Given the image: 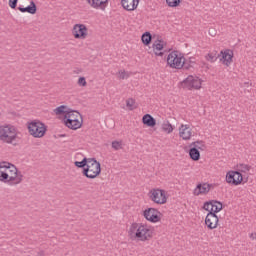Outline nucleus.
Listing matches in <instances>:
<instances>
[{"label": "nucleus", "instance_id": "obj_1", "mask_svg": "<svg viewBox=\"0 0 256 256\" xmlns=\"http://www.w3.org/2000/svg\"><path fill=\"white\" fill-rule=\"evenodd\" d=\"M54 113L64 116V123L68 129H72L73 131L81 129L83 123L79 121L81 114L78 111L72 110L69 106L61 105L54 109Z\"/></svg>", "mask_w": 256, "mask_h": 256}, {"label": "nucleus", "instance_id": "obj_2", "mask_svg": "<svg viewBox=\"0 0 256 256\" xmlns=\"http://www.w3.org/2000/svg\"><path fill=\"white\" fill-rule=\"evenodd\" d=\"M129 233L135 235L139 241H149L153 237V230L145 224L132 223Z\"/></svg>", "mask_w": 256, "mask_h": 256}, {"label": "nucleus", "instance_id": "obj_3", "mask_svg": "<svg viewBox=\"0 0 256 256\" xmlns=\"http://www.w3.org/2000/svg\"><path fill=\"white\" fill-rule=\"evenodd\" d=\"M17 140V129L12 125H1L0 126V141L7 143L8 145L13 144Z\"/></svg>", "mask_w": 256, "mask_h": 256}, {"label": "nucleus", "instance_id": "obj_4", "mask_svg": "<svg viewBox=\"0 0 256 256\" xmlns=\"http://www.w3.org/2000/svg\"><path fill=\"white\" fill-rule=\"evenodd\" d=\"M82 175L87 179H95L98 175H101V163L95 158H88V164L83 169Z\"/></svg>", "mask_w": 256, "mask_h": 256}, {"label": "nucleus", "instance_id": "obj_5", "mask_svg": "<svg viewBox=\"0 0 256 256\" xmlns=\"http://www.w3.org/2000/svg\"><path fill=\"white\" fill-rule=\"evenodd\" d=\"M4 169L8 174V185H19L23 181V174L17 170V167L11 163L5 164Z\"/></svg>", "mask_w": 256, "mask_h": 256}, {"label": "nucleus", "instance_id": "obj_6", "mask_svg": "<svg viewBox=\"0 0 256 256\" xmlns=\"http://www.w3.org/2000/svg\"><path fill=\"white\" fill-rule=\"evenodd\" d=\"M28 131L32 137L41 139V137H45V133H47V126L41 121H32L28 123Z\"/></svg>", "mask_w": 256, "mask_h": 256}, {"label": "nucleus", "instance_id": "obj_7", "mask_svg": "<svg viewBox=\"0 0 256 256\" xmlns=\"http://www.w3.org/2000/svg\"><path fill=\"white\" fill-rule=\"evenodd\" d=\"M185 57L179 51H172L167 57V63L172 69H183Z\"/></svg>", "mask_w": 256, "mask_h": 256}, {"label": "nucleus", "instance_id": "obj_8", "mask_svg": "<svg viewBox=\"0 0 256 256\" xmlns=\"http://www.w3.org/2000/svg\"><path fill=\"white\" fill-rule=\"evenodd\" d=\"M149 197L151 201L157 203V205H165V203H167V196L165 190L152 189L149 192Z\"/></svg>", "mask_w": 256, "mask_h": 256}, {"label": "nucleus", "instance_id": "obj_9", "mask_svg": "<svg viewBox=\"0 0 256 256\" xmlns=\"http://www.w3.org/2000/svg\"><path fill=\"white\" fill-rule=\"evenodd\" d=\"M244 177L240 171H230L226 174V181L231 185H241L243 183Z\"/></svg>", "mask_w": 256, "mask_h": 256}, {"label": "nucleus", "instance_id": "obj_10", "mask_svg": "<svg viewBox=\"0 0 256 256\" xmlns=\"http://www.w3.org/2000/svg\"><path fill=\"white\" fill-rule=\"evenodd\" d=\"M88 31L85 24H75L73 26L72 35L75 39H87Z\"/></svg>", "mask_w": 256, "mask_h": 256}, {"label": "nucleus", "instance_id": "obj_11", "mask_svg": "<svg viewBox=\"0 0 256 256\" xmlns=\"http://www.w3.org/2000/svg\"><path fill=\"white\" fill-rule=\"evenodd\" d=\"M161 212L155 208H148L144 211V217L150 223H159L161 221Z\"/></svg>", "mask_w": 256, "mask_h": 256}, {"label": "nucleus", "instance_id": "obj_12", "mask_svg": "<svg viewBox=\"0 0 256 256\" xmlns=\"http://www.w3.org/2000/svg\"><path fill=\"white\" fill-rule=\"evenodd\" d=\"M205 225L208 227V229H217V226L219 225V217L214 212H210L207 214L205 218Z\"/></svg>", "mask_w": 256, "mask_h": 256}, {"label": "nucleus", "instance_id": "obj_13", "mask_svg": "<svg viewBox=\"0 0 256 256\" xmlns=\"http://www.w3.org/2000/svg\"><path fill=\"white\" fill-rule=\"evenodd\" d=\"M165 45H167V43H165V41H163V40H156L153 43L152 49H153L154 55H156V57H163V55L165 53L162 51L165 48Z\"/></svg>", "mask_w": 256, "mask_h": 256}, {"label": "nucleus", "instance_id": "obj_14", "mask_svg": "<svg viewBox=\"0 0 256 256\" xmlns=\"http://www.w3.org/2000/svg\"><path fill=\"white\" fill-rule=\"evenodd\" d=\"M121 5L125 11H135L139 7V0H121Z\"/></svg>", "mask_w": 256, "mask_h": 256}, {"label": "nucleus", "instance_id": "obj_15", "mask_svg": "<svg viewBox=\"0 0 256 256\" xmlns=\"http://www.w3.org/2000/svg\"><path fill=\"white\" fill-rule=\"evenodd\" d=\"M179 135L184 141H189L191 139V127L189 125L182 124L179 128Z\"/></svg>", "mask_w": 256, "mask_h": 256}, {"label": "nucleus", "instance_id": "obj_16", "mask_svg": "<svg viewBox=\"0 0 256 256\" xmlns=\"http://www.w3.org/2000/svg\"><path fill=\"white\" fill-rule=\"evenodd\" d=\"M88 5L93 9H105L107 7L109 0H86Z\"/></svg>", "mask_w": 256, "mask_h": 256}, {"label": "nucleus", "instance_id": "obj_17", "mask_svg": "<svg viewBox=\"0 0 256 256\" xmlns=\"http://www.w3.org/2000/svg\"><path fill=\"white\" fill-rule=\"evenodd\" d=\"M223 64L226 65V67H229L233 63V51L230 49L225 50L224 52L221 51Z\"/></svg>", "mask_w": 256, "mask_h": 256}, {"label": "nucleus", "instance_id": "obj_18", "mask_svg": "<svg viewBox=\"0 0 256 256\" xmlns=\"http://www.w3.org/2000/svg\"><path fill=\"white\" fill-rule=\"evenodd\" d=\"M211 191V184H198L197 187L194 190V195H207Z\"/></svg>", "mask_w": 256, "mask_h": 256}, {"label": "nucleus", "instance_id": "obj_19", "mask_svg": "<svg viewBox=\"0 0 256 256\" xmlns=\"http://www.w3.org/2000/svg\"><path fill=\"white\" fill-rule=\"evenodd\" d=\"M18 10H20L21 13H30V15H35V13H37V4H35L34 1H31L29 6H19Z\"/></svg>", "mask_w": 256, "mask_h": 256}, {"label": "nucleus", "instance_id": "obj_20", "mask_svg": "<svg viewBox=\"0 0 256 256\" xmlns=\"http://www.w3.org/2000/svg\"><path fill=\"white\" fill-rule=\"evenodd\" d=\"M142 123L143 125H146L147 127H155L157 125V120H155L151 114H145L142 117Z\"/></svg>", "mask_w": 256, "mask_h": 256}, {"label": "nucleus", "instance_id": "obj_21", "mask_svg": "<svg viewBox=\"0 0 256 256\" xmlns=\"http://www.w3.org/2000/svg\"><path fill=\"white\" fill-rule=\"evenodd\" d=\"M5 165H7V162L0 163V181H2V183H7L9 185V179L8 174L5 170Z\"/></svg>", "mask_w": 256, "mask_h": 256}, {"label": "nucleus", "instance_id": "obj_22", "mask_svg": "<svg viewBox=\"0 0 256 256\" xmlns=\"http://www.w3.org/2000/svg\"><path fill=\"white\" fill-rule=\"evenodd\" d=\"M189 157L192 161H199V159H201V152H199L197 148H190Z\"/></svg>", "mask_w": 256, "mask_h": 256}, {"label": "nucleus", "instance_id": "obj_23", "mask_svg": "<svg viewBox=\"0 0 256 256\" xmlns=\"http://www.w3.org/2000/svg\"><path fill=\"white\" fill-rule=\"evenodd\" d=\"M181 85L184 89H193V76H188L182 81Z\"/></svg>", "mask_w": 256, "mask_h": 256}, {"label": "nucleus", "instance_id": "obj_24", "mask_svg": "<svg viewBox=\"0 0 256 256\" xmlns=\"http://www.w3.org/2000/svg\"><path fill=\"white\" fill-rule=\"evenodd\" d=\"M223 210V203L217 201V203H212V207L210 210V213H214V215H217L219 211Z\"/></svg>", "mask_w": 256, "mask_h": 256}, {"label": "nucleus", "instance_id": "obj_25", "mask_svg": "<svg viewBox=\"0 0 256 256\" xmlns=\"http://www.w3.org/2000/svg\"><path fill=\"white\" fill-rule=\"evenodd\" d=\"M142 43H144L145 45H151V40L153 39V36H151L150 32H145L142 35Z\"/></svg>", "mask_w": 256, "mask_h": 256}, {"label": "nucleus", "instance_id": "obj_26", "mask_svg": "<svg viewBox=\"0 0 256 256\" xmlns=\"http://www.w3.org/2000/svg\"><path fill=\"white\" fill-rule=\"evenodd\" d=\"M89 163V158H83L82 161H76L74 162L75 167H78L79 169H85L87 167V164Z\"/></svg>", "mask_w": 256, "mask_h": 256}, {"label": "nucleus", "instance_id": "obj_27", "mask_svg": "<svg viewBox=\"0 0 256 256\" xmlns=\"http://www.w3.org/2000/svg\"><path fill=\"white\" fill-rule=\"evenodd\" d=\"M190 147L200 149V151H205V142L203 141L192 142Z\"/></svg>", "mask_w": 256, "mask_h": 256}, {"label": "nucleus", "instance_id": "obj_28", "mask_svg": "<svg viewBox=\"0 0 256 256\" xmlns=\"http://www.w3.org/2000/svg\"><path fill=\"white\" fill-rule=\"evenodd\" d=\"M162 129L163 131H165L166 133H173V125H171L169 123V121H166L162 124Z\"/></svg>", "mask_w": 256, "mask_h": 256}, {"label": "nucleus", "instance_id": "obj_29", "mask_svg": "<svg viewBox=\"0 0 256 256\" xmlns=\"http://www.w3.org/2000/svg\"><path fill=\"white\" fill-rule=\"evenodd\" d=\"M206 61L210 63H215L217 61V52H211L206 55Z\"/></svg>", "mask_w": 256, "mask_h": 256}, {"label": "nucleus", "instance_id": "obj_30", "mask_svg": "<svg viewBox=\"0 0 256 256\" xmlns=\"http://www.w3.org/2000/svg\"><path fill=\"white\" fill-rule=\"evenodd\" d=\"M213 203H217V200H211V201L205 202L203 205V209L205 211H208V213H211V208L213 207Z\"/></svg>", "mask_w": 256, "mask_h": 256}, {"label": "nucleus", "instance_id": "obj_31", "mask_svg": "<svg viewBox=\"0 0 256 256\" xmlns=\"http://www.w3.org/2000/svg\"><path fill=\"white\" fill-rule=\"evenodd\" d=\"M112 149H114V151H119V149H123V141H113L112 142Z\"/></svg>", "mask_w": 256, "mask_h": 256}, {"label": "nucleus", "instance_id": "obj_32", "mask_svg": "<svg viewBox=\"0 0 256 256\" xmlns=\"http://www.w3.org/2000/svg\"><path fill=\"white\" fill-rule=\"evenodd\" d=\"M240 173H247V171H251V166L248 164H239V170Z\"/></svg>", "mask_w": 256, "mask_h": 256}, {"label": "nucleus", "instance_id": "obj_33", "mask_svg": "<svg viewBox=\"0 0 256 256\" xmlns=\"http://www.w3.org/2000/svg\"><path fill=\"white\" fill-rule=\"evenodd\" d=\"M192 89H201V80L199 78L193 77Z\"/></svg>", "mask_w": 256, "mask_h": 256}, {"label": "nucleus", "instance_id": "obj_34", "mask_svg": "<svg viewBox=\"0 0 256 256\" xmlns=\"http://www.w3.org/2000/svg\"><path fill=\"white\" fill-rule=\"evenodd\" d=\"M118 79H129V72L125 70H119L118 72Z\"/></svg>", "mask_w": 256, "mask_h": 256}, {"label": "nucleus", "instance_id": "obj_35", "mask_svg": "<svg viewBox=\"0 0 256 256\" xmlns=\"http://www.w3.org/2000/svg\"><path fill=\"white\" fill-rule=\"evenodd\" d=\"M168 7H179L181 0H166Z\"/></svg>", "mask_w": 256, "mask_h": 256}, {"label": "nucleus", "instance_id": "obj_36", "mask_svg": "<svg viewBox=\"0 0 256 256\" xmlns=\"http://www.w3.org/2000/svg\"><path fill=\"white\" fill-rule=\"evenodd\" d=\"M135 105V100L133 98H129L126 100V107H129L130 111H133V106Z\"/></svg>", "mask_w": 256, "mask_h": 256}, {"label": "nucleus", "instance_id": "obj_37", "mask_svg": "<svg viewBox=\"0 0 256 256\" xmlns=\"http://www.w3.org/2000/svg\"><path fill=\"white\" fill-rule=\"evenodd\" d=\"M78 85L81 87H87V80H85V77H80L78 79Z\"/></svg>", "mask_w": 256, "mask_h": 256}, {"label": "nucleus", "instance_id": "obj_38", "mask_svg": "<svg viewBox=\"0 0 256 256\" xmlns=\"http://www.w3.org/2000/svg\"><path fill=\"white\" fill-rule=\"evenodd\" d=\"M18 1L19 0H9V7H11V9H16Z\"/></svg>", "mask_w": 256, "mask_h": 256}, {"label": "nucleus", "instance_id": "obj_39", "mask_svg": "<svg viewBox=\"0 0 256 256\" xmlns=\"http://www.w3.org/2000/svg\"><path fill=\"white\" fill-rule=\"evenodd\" d=\"M183 66L182 69L189 70L191 69V64H189L186 60H182Z\"/></svg>", "mask_w": 256, "mask_h": 256}, {"label": "nucleus", "instance_id": "obj_40", "mask_svg": "<svg viewBox=\"0 0 256 256\" xmlns=\"http://www.w3.org/2000/svg\"><path fill=\"white\" fill-rule=\"evenodd\" d=\"M250 239H256V233H252V234H250Z\"/></svg>", "mask_w": 256, "mask_h": 256}, {"label": "nucleus", "instance_id": "obj_41", "mask_svg": "<svg viewBox=\"0 0 256 256\" xmlns=\"http://www.w3.org/2000/svg\"><path fill=\"white\" fill-rule=\"evenodd\" d=\"M37 256H45V252L40 251V252H38Z\"/></svg>", "mask_w": 256, "mask_h": 256}, {"label": "nucleus", "instance_id": "obj_42", "mask_svg": "<svg viewBox=\"0 0 256 256\" xmlns=\"http://www.w3.org/2000/svg\"><path fill=\"white\" fill-rule=\"evenodd\" d=\"M247 181H248V178H245L244 183H247Z\"/></svg>", "mask_w": 256, "mask_h": 256}, {"label": "nucleus", "instance_id": "obj_43", "mask_svg": "<svg viewBox=\"0 0 256 256\" xmlns=\"http://www.w3.org/2000/svg\"><path fill=\"white\" fill-rule=\"evenodd\" d=\"M213 33H215V32H212V33L210 32V35H213Z\"/></svg>", "mask_w": 256, "mask_h": 256}, {"label": "nucleus", "instance_id": "obj_44", "mask_svg": "<svg viewBox=\"0 0 256 256\" xmlns=\"http://www.w3.org/2000/svg\"><path fill=\"white\" fill-rule=\"evenodd\" d=\"M213 33H215V32H212V33L210 32V35H213Z\"/></svg>", "mask_w": 256, "mask_h": 256}]
</instances>
